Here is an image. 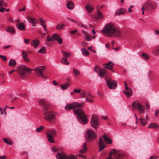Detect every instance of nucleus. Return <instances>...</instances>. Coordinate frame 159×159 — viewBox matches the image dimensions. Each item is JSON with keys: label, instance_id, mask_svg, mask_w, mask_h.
<instances>
[{"label": "nucleus", "instance_id": "f257e3e1", "mask_svg": "<svg viewBox=\"0 0 159 159\" xmlns=\"http://www.w3.org/2000/svg\"><path fill=\"white\" fill-rule=\"evenodd\" d=\"M45 68L44 66H38L36 67L35 69H29L26 67L23 66L19 67L17 71L18 73L20 74V77L22 78H25L27 77V74H30V71L32 70H34L35 71L37 75L43 78V79H46V77L43 74V72L44 71Z\"/></svg>", "mask_w": 159, "mask_h": 159}, {"label": "nucleus", "instance_id": "f03ea898", "mask_svg": "<svg viewBox=\"0 0 159 159\" xmlns=\"http://www.w3.org/2000/svg\"><path fill=\"white\" fill-rule=\"evenodd\" d=\"M102 32L105 35L110 37H118L121 35V31L113 23H108L104 27Z\"/></svg>", "mask_w": 159, "mask_h": 159}, {"label": "nucleus", "instance_id": "7ed1b4c3", "mask_svg": "<svg viewBox=\"0 0 159 159\" xmlns=\"http://www.w3.org/2000/svg\"><path fill=\"white\" fill-rule=\"evenodd\" d=\"M75 114L77 115L78 121L83 125H85L88 122V119L87 116L84 114V111L81 108H78L73 111Z\"/></svg>", "mask_w": 159, "mask_h": 159}, {"label": "nucleus", "instance_id": "20e7f679", "mask_svg": "<svg viewBox=\"0 0 159 159\" xmlns=\"http://www.w3.org/2000/svg\"><path fill=\"white\" fill-rule=\"evenodd\" d=\"M97 134L92 129H87L85 133L86 139L88 141H91L95 139L97 137Z\"/></svg>", "mask_w": 159, "mask_h": 159}, {"label": "nucleus", "instance_id": "39448f33", "mask_svg": "<svg viewBox=\"0 0 159 159\" xmlns=\"http://www.w3.org/2000/svg\"><path fill=\"white\" fill-rule=\"evenodd\" d=\"M90 125L95 129L98 128L100 126V123L98 116L93 114L92 115L90 121Z\"/></svg>", "mask_w": 159, "mask_h": 159}, {"label": "nucleus", "instance_id": "423d86ee", "mask_svg": "<svg viewBox=\"0 0 159 159\" xmlns=\"http://www.w3.org/2000/svg\"><path fill=\"white\" fill-rule=\"evenodd\" d=\"M84 105L83 103H80L79 102H74L70 104H66L65 107L66 110H69L76 107H82Z\"/></svg>", "mask_w": 159, "mask_h": 159}, {"label": "nucleus", "instance_id": "0eeeda50", "mask_svg": "<svg viewBox=\"0 0 159 159\" xmlns=\"http://www.w3.org/2000/svg\"><path fill=\"white\" fill-rule=\"evenodd\" d=\"M121 156L120 153L117 152L115 149H113L111 150L109 157L106 159H119Z\"/></svg>", "mask_w": 159, "mask_h": 159}, {"label": "nucleus", "instance_id": "6e6552de", "mask_svg": "<svg viewBox=\"0 0 159 159\" xmlns=\"http://www.w3.org/2000/svg\"><path fill=\"white\" fill-rule=\"evenodd\" d=\"M44 118L51 123H52V121L55 118V115L52 112L46 111L44 113Z\"/></svg>", "mask_w": 159, "mask_h": 159}, {"label": "nucleus", "instance_id": "1a4fd4ad", "mask_svg": "<svg viewBox=\"0 0 159 159\" xmlns=\"http://www.w3.org/2000/svg\"><path fill=\"white\" fill-rule=\"evenodd\" d=\"M132 106L135 108H138L140 114H142L144 112V107L143 105L138 103L137 101L135 100L133 102Z\"/></svg>", "mask_w": 159, "mask_h": 159}, {"label": "nucleus", "instance_id": "9d476101", "mask_svg": "<svg viewBox=\"0 0 159 159\" xmlns=\"http://www.w3.org/2000/svg\"><path fill=\"white\" fill-rule=\"evenodd\" d=\"M107 85L109 89H114V86H116V85L114 81H111V79H108L107 80Z\"/></svg>", "mask_w": 159, "mask_h": 159}, {"label": "nucleus", "instance_id": "9b49d317", "mask_svg": "<svg viewBox=\"0 0 159 159\" xmlns=\"http://www.w3.org/2000/svg\"><path fill=\"white\" fill-rule=\"evenodd\" d=\"M99 151L101 152L105 148V144L103 140L100 137L99 142Z\"/></svg>", "mask_w": 159, "mask_h": 159}, {"label": "nucleus", "instance_id": "f8f14e48", "mask_svg": "<svg viewBox=\"0 0 159 159\" xmlns=\"http://www.w3.org/2000/svg\"><path fill=\"white\" fill-rule=\"evenodd\" d=\"M67 155L65 153L58 152L56 155L57 159H66Z\"/></svg>", "mask_w": 159, "mask_h": 159}, {"label": "nucleus", "instance_id": "ddd939ff", "mask_svg": "<svg viewBox=\"0 0 159 159\" xmlns=\"http://www.w3.org/2000/svg\"><path fill=\"white\" fill-rule=\"evenodd\" d=\"M126 10H123L121 8H120L117 9L115 13V15L116 16H119L125 14Z\"/></svg>", "mask_w": 159, "mask_h": 159}, {"label": "nucleus", "instance_id": "4468645a", "mask_svg": "<svg viewBox=\"0 0 159 159\" xmlns=\"http://www.w3.org/2000/svg\"><path fill=\"white\" fill-rule=\"evenodd\" d=\"M16 27L20 31H23L25 30V26L24 23H19L16 25Z\"/></svg>", "mask_w": 159, "mask_h": 159}, {"label": "nucleus", "instance_id": "2eb2a0df", "mask_svg": "<svg viewBox=\"0 0 159 159\" xmlns=\"http://www.w3.org/2000/svg\"><path fill=\"white\" fill-rule=\"evenodd\" d=\"M6 30L7 32L11 34H14L15 32V30L12 26H7L6 28Z\"/></svg>", "mask_w": 159, "mask_h": 159}, {"label": "nucleus", "instance_id": "dca6fc26", "mask_svg": "<svg viewBox=\"0 0 159 159\" xmlns=\"http://www.w3.org/2000/svg\"><path fill=\"white\" fill-rule=\"evenodd\" d=\"M66 7L69 9L72 10L74 7V4L71 1H68L66 4Z\"/></svg>", "mask_w": 159, "mask_h": 159}, {"label": "nucleus", "instance_id": "f3484780", "mask_svg": "<svg viewBox=\"0 0 159 159\" xmlns=\"http://www.w3.org/2000/svg\"><path fill=\"white\" fill-rule=\"evenodd\" d=\"M104 17V16L102 14L98 9L97 15L95 16L96 19H98L101 20Z\"/></svg>", "mask_w": 159, "mask_h": 159}, {"label": "nucleus", "instance_id": "a211bd4d", "mask_svg": "<svg viewBox=\"0 0 159 159\" xmlns=\"http://www.w3.org/2000/svg\"><path fill=\"white\" fill-rule=\"evenodd\" d=\"M82 33L83 34V36L85 38V39L87 41H89L91 38L89 36L84 30L82 31Z\"/></svg>", "mask_w": 159, "mask_h": 159}, {"label": "nucleus", "instance_id": "6ab92c4d", "mask_svg": "<svg viewBox=\"0 0 159 159\" xmlns=\"http://www.w3.org/2000/svg\"><path fill=\"white\" fill-rule=\"evenodd\" d=\"M98 73V75L100 77H102L106 75L107 72V71L104 69H99Z\"/></svg>", "mask_w": 159, "mask_h": 159}, {"label": "nucleus", "instance_id": "aec40b11", "mask_svg": "<svg viewBox=\"0 0 159 159\" xmlns=\"http://www.w3.org/2000/svg\"><path fill=\"white\" fill-rule=\"evenodd\" d=\"M27 19L29 23L33 24H35L38 22V20L36 19L31 17H28Z\"/></svg>", "mask_w": 159, "mask_h": 159}, {"label": "nucleus", "instance_id": "412c9836", "mask_svg": "<svg viewBox=\"0 0 159 159\" xmlns=\"http://www.w3.org/2000/svg\"><path fill=\"white\" fill-rule=\"evenodd\" d=\"M61 89L62 90H65L68 88L70 86V83L69 82L60 85Z\"/></svg>", "mask_w": 159, "mask_h": 159}, {"label": "nucleus", "instance_id": "4be33fe9", "mask_svg": "<svg viewBox=\"0 0 159 159\" xmlns=\"http://www.w3.org/2000/svg\"><path fill=\"white\" fill-rule=\"evenodd\" d=\"M39 44V41L37 39L34 40L31 42V45L34 48L37 47Z\"/></svg>", "mask_w": 159, "mask_h": 159}, {"label": "nucleus", "instance_id": "5701e85b", "mask_svg": "<svg viewBox=\"0 0 159 159\" xmlns=\"http://www.w3.org/2000/svg\"><path fill=\"white\" fill-rule=\"evenodd\" d=\"M105 142L107 144H111L112 143V140L111 139L107 137L106 135H104L102 136Z\"/></svg>", "mask_w": 159, "mask_h": 159}, {"label": "nucleus", "instance_id": "b1692460", "mask_svg": "<svg viewBox=\"0 0 159 159\" xmlns=\"http://www.w3.org/2000/svg\"><path fill=\"white\" fill-rule=\"evenodd\" d=\"M56 134V131L53 129L48 130L46 132V134H50L51 135L55 136Z\"/></svg>", "mask_w": 159, "mask_h": 159}, {"label": "nucleus", "instance_id": "393cba45", "mask_svg": "<svg viewBox=\"0 0 159 159\" xmlns=\"http://www.w3.org/2000/svg\"><path fill=\"white\" fill-rule=\"evenodd\" d=\"M16 64V61L13 59H11L9 62L8 65L9 66L13 67H15Z\"/></svg>", "mask_w": 159, "mask_h": 159}, {"label": "nucleus", "instance_id": "a878e982", "mask_svg": "<svg viewBox=\"0 0 159 159\" xmlns=\"http://www.w3.org/2000/svg\"><path fill=\"white\" fill-rule=\"evenodd\" d=\"M86 143H84V145L83 146V149H82L80 151V153H84L86 152V151H87V148L86 147Z\"/></svg>", "mask_w": 159, "mask_h": 159}, {"label": "nucleus", "instance_id": "bb28decb", "mask_svg": "<svg viewBox=\"0 0 159 159\" xmlns=\"http://www.w3.org/2000/svg\"><path fill=\"white\" fill-rule=\"evenodd\" d=\"M48 139L49 141L52 143H54V137H53V136L51 135L50 134H47Z\"/></svg>", "mask_w": 159, "mask_h": 159}, {"label": "nucleus", "instance_id": "cd10ccee", "mask_svg": "<svg viewBox=\"0 0 159 159\" xmlns=\"http://www.w3.org/2000/svg\"><path fill=\"white\" fill-rule=\"evenodd\" d=\"M61 62L64 65H68L69 64V61L66 60L64 56H63L61 59Z\"/></svg>", "mask_w": 159, "mask_h": 159}, {"label": "nucleus", "instance_id": "c85d7f7f", "mask_svg": "<svg viewBox=\"0 0 159 159\" xmlns=\"http://www.w3.org/2000/svg\"><path fill=\"white\" fill-rule=\"evenodd\" d=\"M87 96H90L91 94L87 92L86 91H83L81 94L82 97L83 98L86 97Z\"/></svg>", "mask_w": 159, "mask_h": 159}, {"label": "nucleus", "instance_id": "c756f323", "mask_svg": "<svg viewBox=\"0 0 159 159\" xmlns=\"http://www.w3.org/2000/svg\"><path fill=\"white\" fill-rule=\"evenodd\" d=\"M123 92L128 97H129L132 95V91L131 90H129L126 91L124 90Z\"/></svg>", "mask_w": 159, "mask_h": 159}, {"label": "nucleus", "instance_id": "7c9ffc66", "mask_svg": "<svg viewBox=\"0 0 159 159\" xmlns=\"http://www.w3.org/2000/svg\"><path fill=\"white\" fill-rule=\"evenodd\" d=\"M159 127L158 125L155 123H152L150 124L148 126V128H157Z\"/></svg>", "mask_w": 159, "mask_h": 159}, {"label": "nucleus", "instance_id": "2f4dec72", "mask_svg": "<svg viewBox=\"0 0 159 159\" xmlns=\"http://www.w3.org/2000/svg\"><path fill=\"white\" fill-rule=\"evenodd\" d=\"M3 140L4 143L8 145H10L12 143V141L7 138H4Z\"/></svg>", "mask_w": 159, "mask_h": 159}, {"label": "nucleus", "instance_id": "473e14b6", "mask_svg": "<svg viewBox=\"0 0 159 159\" xmlns=\"http://www.w3.org/2000/svg\"><path fill=\"white\" fill-rule=\"evenodd\" d=\"M85 8L87 11L89 13H91L93 10V8L89 5L85 6Z\"/></svg>", "mask_w": 159, "mask_h": 159}, {"label": "nucleus", "instance_id": "72a5a7b5", "mask_svg": "<svg viewBox=\"0 0 159 159\" xmlns=\"http://www.w3.org/2000/svg\"><path fill=\"white\" fill-rule=\"evenodd\" d=\"M73 75L75 77H76L77 75H80V72L75 68H73Z\"/></svg>", "mask_w": 159, "mask_h": 159}, {"label": "nucleus", "instance_id": "f704fd0d", "mask_svg": "<svg viewBox=\"0 0 159 159\" xmlns=\"http://www.w3.org/2000/svg\"><path fill=\"white\" fill-rule=\"evenodd\" d=\"M141 57L143 59L147 60L149 58V56L145 53H143L141 54Z\"/></svg>", "mask_w": 159, "mask_h": 159}, {"label": "nucleus", "instance_id": "c9c22d12", "mask_svg": "<svg viewBox=\"0 0 159 159\" xmlns=\"http://www.w3.org/2000/svg\"><path fill=\"white\" fill-rule=\"evenodd\" d=\"M153 53L155 55H159V48L157 47V48L154 49L153 50Z\"/></svg>", "mask_w": 159, "mask_h": 159}, {"label": "nucleus", "instance_id": "e433bc0d", "mask_svg": "<svg viewBox=\"0 0 159 159\" xmlns=\"http://www.w3.org/2000/svg\"><path fill=\"white\" fill-rule=\"evenodd\" d=\"M66 159H77V157L73 155H67Z\"/></svg>", "mask_w": 159, "mask_h": 159}, {"label": "nucleus", "instance_id": "4c0bfd02", "mask_svg": "<svg viewBox=\"0 0 159 159\" xmlns=\"http://www.w3.org/2000/svg\"><path fill=\"white\" fill-rule=\"evenodd\" d=\"M139 120L141 122V124L142 126H144L147 124L146 120L142 118H140Z\"/></svg>", "mask_w": 159, "mask_h": 159}, {"label": "nucleus", "instance_id": "58836bf2", "mask_svg": "<svg viewBox=\"0 0 159 159\" xmlns=\"http://www.w3.org/2000/svg\"><path fill=\"white\" fill-rule=\"evenodd\" d=\"M44 127L43 126L41 125L39 127H37L35 130V131L37 133H39L43 129Z\"/></svg>", "mask_w": 159, "mask_h": 159}, {"label": "nucleus", "instance_id": "ea45409f", "mask_svg": "<svg viewBox=\"0 0 159 159\" xmlns=\"http://www.w3.org/2000/svg\"><path fill=\"white\" fill-rule=\"evenodd\" d=\"M62 52L64 54V56L65 58L66 57H69L71 56V54L69 52H66L64 51H62Z\"/></svg>", "mask_w": 159, "mask_h": 159}, {"label": "nucleus", "instance_id": "a19ab883", "mask_svg": "<svg viewBox=\"0 0 159 159\" xmlns=\"http://www.w3.org/2000/svg\"><path fill=\"white\" fill-rule=\"evenodd\" d=\"M150 7L152 9H153L156 8L157 4L155 2H151L149 5Z\"/></svg>", "mask_w": 159, "mask_h": 159}, {"label": "nucleus", "instance_id": "79ce46f5", "mask_svg": "<svg viewBox=\"0 0 159 159\" xmlns=\"http://www.w3.org/2000/svg\"><path fill=\"white\" fill-rule=\"evenodd\" d=\"M81 51L82 52V53L84 54L85 56L88 55L89 54V52L85 48H82Z\"/></svg>", "mask_w": 159, "mask_h": 159}, {"label": "nucleus", "instance_id": "37998d69", "mask_svg": "<svg viewBox=\"0 0 159 159\" xmlns=\"http://www.w3.org/2000/svg\"><path fill=\"white\" fill-rule=\"evenodd\" d=\"M38 102L39 104L44 106L46 104L44 100L43 99H40L39 100Z\"/></svg>", "mask_w": 159, "mask_h": 159}, {"label": "nucleus", "instance_id": "c03bdc74", "mask_svg": "<svg viewBox=\"0 0 159 159\" xmlns=\"http://www.w3.org/2000/svg\"><path fill=\"white\" fill-rule=\"evenodd\" d=\"M22 54L23 58V59L27 57L28 54L24 50L22 51Z\"/></svg>", "mask_w": 159, "mask_h": 159}, {"label": "nucleus", "instance_id": "a18cd8bd", "mask_svg": "<svg viewBox=\"0 0 159 159\" xmlns=\"http://www.w3.org/2000/svg\"><path fill=\"white\" fill-rule=\"evenodd\" d=\"M64 25H65L64 24H62L61 25L58 24L56 26V28L57 29L61 30L63 28Z\"/></svg>", "mask_w": 159, "mask_h": 159}, {"label": "nucleus", "instance_id": "49530a36", "mask_svg": "<svg viewBox=\"0 0 159 159\" xmlns=\"http://www.w3.org/2000/svg\"><path fill=\"white\" fill-rule=\"evenodd\" d=\"M52 37L54 39L57 40L60 37L57 34H54L52 35Z\"/></svg>", "mask_w": 159, "mask_h": 159}, {"label": "nucleus", "instance_id": "de8ad7c7", "mask_svg": "<svg viewBox=\"0 0 159 159\" xmlns=\"http://www.w3.org/2000/svg\"><path fill=\"white\" fill-rule=\"evenodd\" d=\"M38 52L41 53H44L45 52V48H42L39 50Z\"/></svg>", "mask_w": 159, "mask_h": 159}, {"label": "nucleus", "instance_id": "09e8293b", "mask_svg": "<svg viewBox=\"0 0 159 159\" xmlns=\"http://www.w3.org/2000/svg\"><path fill=\"white\" fill-rule=\"evenodd\" d=\"M58 43L60 44H61L63 43V40L61 38L59 37L58 39L56 40Z\"/></svg>", "mask_w": 159, "mask_h": 159}, {"label": "nucleus", "instance_id": "8fccbe9b", "mask_svg": "<svg viewBox=\"0 0 159 159\" xmlns=\"http://www.w3.org/2000/svg\"><path fill=\"white\" fill-rule=\"evenodd\" d=\"M99 69H101L99 67L97 66H96L95 68L94 69V70L97 73L99 72Z\"/></svg>", "mask_w": 159, "mask_h": 159}, {"label": "nucleus", "instance_id": "3c124183", "mask_svg": "<svg viewBox=\"0 0 159 159\" xmlns=\"http://www.w3.org/2000/svg\"><path fill=\"white\" fill-rule=\"evenodd\" d=\"M47 40L48 42H50L53 41V39L50 36H48L47 37Z\"/></svg>", "mask_w": 159, "mask_h": 159}, {"label": "nucleus", "instance_id": "603ef678", "mask_svg": "<svg viewBox=\"0 0 159 159\" xmlns=\"http://www.w3.org/2000/svg\"><path fill=\"white\" fill-rule=\"evenodd\" d=\"M81 91V89H74L73 90V92L74 93H80Z\"/></svg>", "mask_w": 159, "mask_h": 159}, {"label": "nucleus", "instance_id": "864d4df0", "mask_svg": "<svg viewBox=\"0 0 159 159\" xmlns=\"http://www.w3.org/2000/svg\"><path fill=\"white\" fill-rule=\"evenodd\" d=\"M43 106H44L43 108L45 110H47V109H49V106L48 105H47L46 104H45V105H44Z\"/></svg>", "mask_w": 159, "mask_h": 159}, {"label": "nucleus", "instance_id": "5fc2aeb1", "mask_svg": "<svg viewBox=\"0 0 159 159\" xmlns=\"http://www.w3.org/2000/svg\"><path fill=\"white\" fill-rule=\"evenodd\" d=\"M112 63V62H111V61H109V62L108 63L105 64H104V65L106 66H110V65L113 66V65H114V64H113L112 65H111V64Z\"/></svg>", "mask_w": 159, "mask_h": 159}, {"label": "nucleus", "instance_id": "6e6d98bb", "mask_svg": "<svg viewBox=\"0 0 159 159\" xmlns=\"http://www.w3.org/2000/svg\"><path fill=\"white\" fill-rule=\"evenodd\" d=\"M104 67L106 69H109V70H112L113 72H114V71L113 70H112V69H113V67L112 66H111V67H107V66H104Z\"/></svg>", "mask_w": 159, "mask_h": 159}, {"label": "nucleus", "instance_id": "4d7b16f0", "mask_svg": "<svg viewBox=\"0 0 159 159\" xmlns=\"http://www.w3.org/2000/svg\"><path fill=\"white\" fill-rule=\"evenodd\" d=\"M77 31V30H73L70 31V33L72 34H74L75 33H76Z\"/></svg>", "mask_w": 159, "mask_h": 159}, {"label": "nucleus", "instance_id": "13d9d810", "mask_svg": "<svg viewBox=\"0 0 159 159\" xmlns=\"http://www.w3.org/2000/svg\"><path fill=\"white\" fill-rule=\"evenodd\" d=\"M24 60L25 61L27 62H29L30 61V59L27 57L24 58Z\"/></svg>", "mask_w": 159, "mask_h": 159}, {"label": "nucleus", "instance_id": "bf43d9fd", "mask_svg": "<svg viewBox=\"0 0 159 159\" xmlns=\"http://www.w3.org/2000/svg\"><path fill=\"white\" fill-rule=\"evenodd\" d=\"M70 20L71 22L74 23H77V21L76 20L74 19H70Z\"/></svg>", "mask_w": 159, "mask_h": 159}, {"label": "nucleus", "instance_id": "052dcab7", "mask_svg": "<svg viewBox=\"0 0 159 159\" xmlns=\"http://www.w3.org/2000/svg\"><path fill=\"white\" fill-rule=\"evenodd\" d=\"M52 151L54 152H56L57 150V148H56L55 147H53L52 148Z\"/></svg>", "mask_w": 159, "mask_h": 159}, {"label": "nucleus", "instance_id": "680f3d73", "mask_svg": "<svg viewBox=\"0 0 159 159\" xmlns=\"http://www.w3.org/2000/svg\"><path fill=\"white\" fill-rule=\"evenodd\" d=\"M158 157H156L154 156H152L150 157V159H156Z\"/></svg>", "mask_w": 159, "mask_h": 159}, {"label": "nucleus", "instance_id": "e2e57ef3", "mask_svg": "<svg viewBox=\"0 0 159 159\" xmlns=\"http://www.w3.org/2000/svg\"><path fill=\"white\" fill-rule=\"evenodd\" d=\"M2 59L4 61H6L7 60V58L5 56H3L2 57Z\"/></svg>", "mask_w": 159, "mask_h": 159}, {"label": "nucleus", "instance_id": "0e129e2a", "mask_svg": "<svg viewBox=\"0 0 159 159\" xmlns=\"http://www.w3.org/2000/svg\"><path fill=\"white\" fill-rule=\"evenodd\" d=\"M30 40L29 39H25V42L26 44H28L29 43Z\"/></svg>", "mask_w": 159, "mask_h": 159}, {"label": "nucleus", "instance_id": "69168bd1", "mask_svg": "<svg viewBox=\"0 0 159 159\" xmlns=\"http://www.w3.org/2000/svg\"><path fill=\"white\" fill-rule=\"evenodd\" d=\"M159 114V110H156L155 111V115L156 116H158V114Z\"/></svg>", "mask_w": 159, "mask_h": 159}, {"label": "nucleus", "instance_id": "338daca9", "mask_svg": "<svg viewBox=\"0 0 159 159\" xmlns=\"http://www.w3.org/2000/svg\"><path fill=\"white\" fill-rule=\"evenodd\" d=\"M4 0H0V6H2V4L4 3Z\"/></svg>", "mask_w": 159, "mask_h": 159}, {"label": "nucleus", "instance_id": "774afa93", "mask_svg": "<svg viewBox=\"0 0 159 159\" xmlns=\"http://www.w3.org/2000/svg\"><path fill=\"white\" fill-rule=\"evenodd\" d=\"M39 20L40 21V23H41L44 24V23H45L46 22V21L44 20H42L41 19H39Z\"/></svg>", "mask_w": 159, "mask_h": 159}]
</instances>
